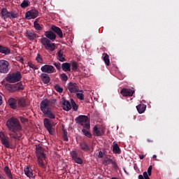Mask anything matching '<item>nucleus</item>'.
Here are the masks:
<instances>
[{"label": "nucleus", "instance_id": "39", "mask_svg": "<svg viewBox=\"0 0 179 179\" xmlns=\"http://www.w3.org/2000/svg\"><path fill=\"white\" fill-rule=\"evenodd\" d=\"M36 61L38 62V64H43V57L41 55H40V53L37 54Z\"/></svg>", "mask_w": 179, "mask_h": 179}, {"label": "nucleus", "instance_id": "20", "mask_svg": "<svg viewBox=\"0 0 179 179\" xmlns=\"http://www.w3.org/2000/svg\"><path fill=\"white\" fill-rule=\"evenodd\" d=\"M41 79L42 80L43 83H45V85L50 83L51 80V78H50V76L47 73L41 74Z\"/></svg>", "mask_w": 179, "mask_h": 179}, {"label": "nucleus", "instance_id": "44", "mask_svg": "<svg viewBox=\"0 0 179 179\" xmlns=\"http://www.w3.org/2000/svg\"><path fill=\"white\" fill-rule=\"evenodd\" d=\"M105 164H106V166H108V164H113V162H114L113 159H111V158H108L107 157L105 160Z\"/></svg>", "mask_w": 179, "mask_h": 179}, {"label": "nucleus", "instance_id": "34", "mask_svg": "<svg viewBox=\"0 0 179 179\" xmlns=\"http://www.w3.org/2000/svg\"><path fill=\"white\" fill-rule=\"evenodd\" d=\"M94 135H95V136H101L103 135V134L101 132L100 130H99V127L97 126H95L94 127Z\"/></svg>", "mask_w": 179, "mask_h": 179}, {"label": "nucleus", "instance_id": "36", "mask_svg": "<svg viewBox=\"0 0 179 179\" xmlns=\"http://www.w3.org/2000/svg\"><path fill=\"white\" fill-rule=\"evenodd\" d=\"M30 5V1L28 0H23L22 3L20 4L21 8H23L24 9L27 8V6H29Z\"/></svg>", "mask_w": 179, "mask_h": 179}, {"label": "nucleus", "instance_id": "60", "mask_svg": "<svg viewBox=\"0 0 179 179\" xmlns=\"http://www.w3.org/2000/svg\"><path fill=\"white\" fill-rule=\"evenodd\" d=\"M147 141L148 142H151V143L153 142V140H150V139H148Z\"/></svg>", "mask_w": 179, "mask_h": 179}, {"label": "nucleus", "instance_id": "58", "mask_svg": "<svg viewBox=\"0 0 179 179\" xmlns=\"http://www.w3.org/2000/svg\"><path fill=\"white\" fill-rule=\"evenodd\" d=\"M5 86L7 87H10V84H5Z\"/></svg>", "mask_w": 179, "mask_h": 179}, {"label": "nucleus", "instance_id": "52", "mask_svg": "<svg viewBox=\"0 0 179 179\" xmlns=\"http://www.w3.org/2000/svg\"><path fill=\"white\" fill-rule=\"evenodd\" d=\"M112 165L113 169H118V164H117V162L115 161H113Z\"/></svg>", "mask_w": 179, "mask_h": 179}, {"label": "nucleus", "instance_id": "48", "mask_svg": "<svg viewBox=\"0 0 179 179\" xmlns=\"http://www.w3.org/2000/svg\"><path fill=\"white\" fill-rule=\"evenodd\" d=\"M153 169V166L152 165H150L148 169V172L147 174H148V176H152V170Z\"/></svg>", "mask_w": 179, "mask_h": 179}, {"label": "nucleus", "instance_id": "4", "mask_svg": "<svg viewBox=\"0 0 179 179\" xmlns=\"http://www.w3.org/2000/svg\"><path fill=\"white\" fill-rule=\"evenodd\" d=\"M41 43L44 46L45 50H47V51H51V52L55 51V43L51 42L48 38L45 37L41 38Z\"/></svg>", "mask_w": 179, "mask_h": 179}, {"label": "nucleus", "instance_id": "51", "mask_svg": "<svg viewBox=\"0 0 179 179\" xmlns=\"http://www.w3.org/2000/svg\"><path fill=\"white\" fill-rule=\"evenodd\" d=\"M98 152H99V155H98L99 159H103V157H104V152H103V151H98Z\"/></svg>", "mask_w": 179, "mask_h": 179}, {"label": "nucleus", "instance_id": "23", "mask_svg": "<svg viewBox=\"0 0 179 179\" xmlns=\"http://www.w3.org/2000/svg\"><path fill=\"white\" fill-rule=\"evenodd\" d=\"M24 172L25 176L27 177H29V178H31V177H33V169H31L30 167L27 166L24 169Z\"/></svg>", "mask_w": 179, "mask_h": 179}, {"label": "nucleus", "instance_id": "41", "mask_svg": "<svg viewBox=\"0 0 179 179\" xmlns=\"http://www.w3.org/2000/svg\"><path fill=\"white\" fill-rule=\"evenodd\" d=\"M60 78L63 82H66V80H68V76H66V73H63L60 74Z\"/></svg>", "mask_w": 179, "mask_h": 179}, {"label": "nucleus", "instance_id": "16", "mask_svg": "<svg viewBox=\"0 0 179 179\" xmlns=\"http://www.w3.org/2000/svg\"><path fill=\"white\" fill-rule=\"evenodd\" d=\"M51 29L52 30V31H54V33H56V34H57V36H59L60 38H64V34L62 33V30H61V28L53 25L52 26Z\"/></svg>", "mask_w": 179, "mask_h": 179}, {"label": "nucleus", "instance_id": "31", "mask_svg": "<svg viewBox=\"0 0 179 179\" xmlns=\"http://www.w3.org/2000/svg\"><path fill=\"white\" fill-rule=\"evenodd\" d=\"M113 152L115 155H120L121 153V149L120 148V146H118V144H114L113 145Z\"/></svg>", "mask_w": 179, "mask_h": 179}, {"label": "nucleus", "instance_id": "55", "mask_svg": "<svg viewBox=\"0 0 179 179\" xmlns=\"http://www.w3.org/2000/svg\"><path fill=\"white\" fill-rule=\"evenodd\" d=\"M63 134L64 135H68V131H66L65 129H63Z\"/></svg>", "mask_w": 179, "mask_h": 179}, {"label": "nucleus", "instance_id": "42", "mask_svg": "<svg viewBox=\"0 0 179 179\" xmlns=\"http://www.w3.org/2000/svg\"><path fill=\"white\" fill-rule=\"evenodd\" d=\"M53 65L57 68V69L58 71H60L62 66H61V63H59V62H54Z\"/></svg>", "mask_w": 179, "mask_h": 179}, {"label": "nucleus", "instance_id": "25", "mask_svg": "<svg viewBox=\"0 0 179 179\" xmlns=\"http://www.w3.org/2000/svg\"><path fill=\"white\" fill-rule=\"evenodd\" d=\"M62 69L64 72H71V64L66 62L62 64Z\"/></svg>", "mask_w": 179, "mask_h": 179}, {"label": "nucleus", "instance_id": "37", "mask_svg": "<svg viewBox=\"0 0 179 179\" xmlns=\"http://www.w3.org/2000/svg\"><path fill=\"white\" fill-rule=\"evenodd\" d=\"M76 97L79 100H85V94H83V91H80L76 94Z\"/></svg>", "mask_w": 179, "mask_h": 179}, {"label": "nucleus", "instance_id": "12", "mask_svg": "<svg viewBox=\"0 0 179 179\" xmlns=\"http://www.w3.org/2000/svg\"><path fill=\"white\" fill-rule=\"evenodd\" d=\"M134 93H135V91L127 88H123L120 92V94L123 97H131V96H134Z\"/></svg>", "mask_w": 179, "mask_h": 179}, {"label": "nucleus", "instance_id": "22", "mask_svg": "<svg viewBox=\"0 0 179 179\" xmlns=\"http://www.w3.org/2000/svg\"><path fill=\"white\" fill-rule=\"evenodd\" d=\"M63 110L65 111H69L71 108H72V106H71V102L69 101L64 100L62 103Z\"/></svg>", "mask_w": 179, "mask_h": 179}, {"label": "nucleus", "instance_id": "18", "mask_svg": "<svg viewBox=\"0 0 179 179\" xmlns=\"http://www.w3.org/2000/svg\"><path fill=\"white\" fill-rule=\"evenodd\" d=\"M1 19L4 20L10 17V12L8 11V9L3 8L1 11Z\"/></svg>", "mask_w": 179, "mask_h": 179}, {"label": "nucleus", "instance_id": "61", "mask_svg": "<svg viewBox=\"0 0 179 179\" xmlns=\"http://www.w3.org/2000/svg\"><path fill=\"white\" fill-rule=\"evenodd\" d=\"M0 179H1V176H0Z\"/></svg>", "mask_w": 179, "mask_h": 179}, {"label": "nucleus", "instance_id": "38", "mask_svg": "<svg viewBox=\"0 0 179 179\" xmlns=\"http://www.w3.org/2000/svg\"><path fill=\"white\" fill-rule=\"evenodd\" d=\"M82 132L85 136H87V138H92V133L87 130L86 129H83Z\"/></svg>", "mask_w": 179, "mask_h": 179}, {"label": "nucleus", "instance_id": "47", "mask_svg": "<svg viewBox=\"0 0 179 179\" xmlns=\"http://www.w3.org/2000/svg\"><path fill=\"white\" fill-rule=\"evenodd\" d=\"M49 102V105L50 106V107H52L53 104H55V103H57V99H50L48 100Z\"/></svg>", "mask_w": 179, "mask_h": 179}, {"label": "nucleus", "instance_id": "53", "mask_svg": "<svg viewBox=\"0 0 179 179\" xmlns=\"http://www.w3.org/2000/svg\"><path fill=\"white\" fill-rule=\"evenodd\" d=\"M145 157H146V155H139V159L141 160H143V159H145Z\"/></svg>", "mask_w": 179, "mask_h": 179}, {"label": "nucleus", "instance_id": "59", "mask_svg": "<svg viewBox=\"0 0 179 179\" xmlns=\"http://www.w3.org/2000/svg\"><path fill=\"white\" fill-rule=\"evenodd\" d=\"M157 156L156 155H154L152 156V159H157Z\"/></svg>", "mask_w": 179, "mask_h": 179}, {"label": "nucleus", "instance_id": "27", "mask_svg": "<svg viewBox=\"0 0 179 179\" xmlns=\"http://www.w3.org/2000/svg\"><path fill=\"white\" fill-rule=\"evenodd\" d=\"M102 59L104 61V62L107 66H110V56H108V54L103 53L102 55Z\"/></svg>", "mask_w": 179, "mask_h": 179}, {"label": "nucleus", "instance_id": "49", "mask_svg": "<svg viewBox=\"0 0 179 179\" xmlns=\"http://www.w3.org/2000/svg\"><path fill=\"white\" fill-rule=\"evenodd\" d=\"M28 66L29 68H31L32 69H37V67L31 63V62H28Z\"/></svg>", "mask_w": 179, "mask_h": 179}, {"label": "nucleus", "instance_id": "9", "mask_svg": "<svg viewBox=\"0 0 179 179\" xmlns=\"http://www.w3.org/2000/svg\"><path fill=\"white\" fill-rule=\"evenodd\" d=\"M66 90H69L70 93H78L79 92V87L76 83L70 82L67 84Z\"/></svg>", "mask_w": 179, "mask_h": 179}, {"label": "nucleus", "instance_id": "15", "mask_svg": "<svg viewBox=\"0 0 179 179\" xmlns=\"http://www.w3.org/2000/svg\"><path fill=\"white\" fill-rule=\"evenodd\" d=\"M8 103V106L10 108H13V110H16V108H17V99H15V98H10Z\"/></svg>", "mask_w": 179, "mask_h": 179}, {"label": "nucleus", "instance_id": "35", "mask_svg": "<svg viewBox=\"0 0 179 179\" xmlns=\"http://www.w3.org/2000/svg\"><path fill=\"white\" fill-rule=\"evenodd\" d=\"M150 176H149V173L148 172L145 171L143 172V175L138 176V179H150Z\"/></svg>", "mask_w": 179, "mask_h": 179}, {"label": "nucleus", "instance_id": "14", "mask_svg": "<svg viewBox=\"0 0 179 179\" xmlns=\"http://www.w3.org/2000/svg\"><path fill=\"white\" fill-rule=\"evenodd\" d=\"M45 38H48L50 41H54L57 38V35L52 31H46L45 32Z\"/></svg>", "mask_w": 179, "mask_h": 179}, {"label": "nucleus", "instance_id": "26", "mask_svg": "<svg viewBox=\"0 0 179 179\" xmlns=\"http://www.w3.org/2000/svg\"><path fill=\"white\" fill-rule=\"evenodd\" d=\"M3 171H4L5 174L7 176L8 178L13 179V176L12 175V171L9 169V166H6L3 169Z\"/></svg>", "mask_w": 179, "mask_h": 179}, {"label": "nucleus", "instance_id": "13", "mask_svg": "<svg viewBox=\"0 0 179 179\" xmlns=\"http://www.w3.org/2000/svg\"><path fill=\"white\" fill-rule=\"evenodd\" d=\"M71 156L75 163H77V164H83V160L82 159V158L78 157V152H76V151H72L71 152Z\"/></svg>", "mask_w": 179, "mask_h": 179}, {"label": "nucleus", "instance_id": "32", "mask_svg": "<svg viewBox=\"0 0 179 179\" xmlns=\"http://www.w3.org/2000/svg\"><path fill=\"white\" fill-rule=\"evenodd\" d=\"M57 57H58V60L60 62H65V61H66V59H65V57H64V53L61 52V50H59L57 52Z\"/></svg>", "mask_w": 179, "mask_h": 179}, {"label": "nucleus", "instance_id": "5", "mask_svg": "<svg viewBox=\"0 0 179 179\" xmlns=\"http://www.w3.org/2000/svg\"><path fill=\"white\" fill-rule=\"evenodd\" d=\"M6 80L9 83L20 82L22 80V73L20 71L13 73L6 78Z\"/></svg>", "mask_w": 179, "mask_h": 179}, {"label": "nucleus", "instance_id": "17", "mask_svg": "<svg viewBox=\"0 0 179 179\" xmlns=\"http://www.w3.org/2000/svg\"><path fill=\"white\" fill-rule=\"evenodd\" d=\"M0 54L9 55V54H10V48L5 45H0Z\"/></svg>", "mask_w": 179, "mask_h": 179}, {"label": "nucleus", "instance_id": "29", "mask_svg": "<svg viewBox=\"0 0 179 179\" xmlns=\"http://www.w3.org/2000/svg\"><path fill=\"white\" fill-rule=\"evenodd\" d=\"M137 111H138L139 114H142L145 113V110H146V105L145 104H139L136 106Z\"/></svg>", "mask_w": 179, "mask_h": 179}, {"label": "nucleus", "instance_id": "43", "mask_svg": "<svg viewBox=\"0 0 179 179\" xmlns=\"http://www.w3.org/2000/svg\"><path fill=\"white\" fill-rule=\"evenodd\" d=\"M71 105L73 110L74 111H78V105H76V103L73 101V99H71Z\"/></svg>", "mask_w": 179, "mask_h": 179}, {"label": "nucleus", "instance_id": "57", "mask_svg": "<svg viewBox=\"0 0 179 179\" xmlns=\"http://www.w3.org/2000/svg\"><path fill=\"white\" fill-rule=\"evenodd\" d=\"M2 105V96L0 95V106Z\"/></svg>", "mask_w": 179, "mask_h": 179}, {"label": "nucleus", "instance_id": "45", "mask_svg": "<svg viewBox=\"0 0 179 179\" xmlns=\"http://www.w3.org/2000/svg\"><path fill=\"white\" fill-rule=\"evenodd\" d=\"M71 66L73 71H76L78 70V63L76 62H73Z\"/></svg>", "mask_w": 179, "mask_h": 179}, {"label": "nucleus", "instance_id": "7", "mask_svg": "<svg viewBox=\"0 0 179 179\" xmlns=\"http://www.w3.org/2000/svg\"><path fill=\"white\" fill-rule=\"evenodd\" d=\"M37 16H38V10L36 9H31L25 13V19H27V20L36 19Z\"/></svg>", "mask_w": 179, "mask_h": 179}, {"label": "nucleus", "instance_id": "21", "mask_svg": "<svg viewBox=\"0 0 179 179\" xmlns=\"http://www.w3.org/2000/svg\"><path fill=\"white\" fill-rule=\"evenodd\" d=\"M80 148L81 150H83L84 152H89L90 151V146L86 143V141H83L80 143Z\"/></svg>", "mask_w": 179, "mask_h": 179}, {"label": "nucleus", "instance_id": "2", "mask_svg": "<svg viewBox=\"0 0 179 179\" xmlns=\"http://www.w3.org/2000/svg\"><path fill=\"white\" fill-rule=\"evenodd\" d=\"M36 157L38 159V164L41 169H45L44 160H45V154L44 153V148L40 145L36 147Z\"/></svg>", "mask_w": 179, "mask_h": 179}, {"label": "nucleus", "instance_id": "30", "mask_svg": "<svg viewBox=\"0 0 179 179\" xmlns=\"http://www.w3.org/2000/svg\"><path fill=\"white\" fill-rule=\"evenodd\" d=\"M34 27L38 31H41V30H43V27H41V25L38 24V18L36 19V20L34 22Z\"/></svg>", "mask_w": 179, "mask_h": 179}, {"label": "nucleus", "instance_id": "19", "mask_svg": "<svg viewBox=\"0 0 179 179\" xmlns=\"http://www.w3.org/2000/svg\"><path fill=\"white\" fill-rule=\"evenodd\" d=\"M25 36L29 40H31V41L37 38V34L31 31H27Z\"/></svg>", "mask_w": 179, "mask_h": 179}, {"label": "nucleus", "instance_id": "46", "mask_svg": "<svg viewBox=\"0 0 179 179\" xmlns=\"http://www.w3.org/2000/svg\"><path fill=\"white\" fill-rule=\"evenodd\" d=\"M20 120L22 124H27V122H29L28 118L23 117L22 116L20 117Z\"/></svg>", "mask_w": 179, "mask_h": 179}, {"label": "nucleus", "instance_id": "28", "mask_svg": "<svg viewBox=\"0 0 179 179\" xmlns=\"http://www.w3.org/2000/svg\"><path fill=\"white\" fill-rule=\"evenodd\" d=\"M17 104L20 106V107H26V99L24 98H19L17 100Z\"/></svg>", "mask_w": 179, "mask_h": 179}, {"label": "nucleus", "instance_id": "8", "mask_svg": "<svg viewBox=\"0 0 179 179\" xmlns=\"http://www.w3.org/2000/svg\"><path fill=\"white\" fill-rule=\"evenodd\" d=\"M1 73H8L9 72V62L6 60H0Z\"/></svg>", "mask_w": 179, "mask_h": 179}, {"label": "nucleus", "instance_id": "10", "mask_svg": "<svg viewBox=\"0 0 179 179\" xmlns=\"http://www.w3.org/2000/svg\"><path fill=\"white\" fill-rule=\"evenodd\" d=\"M44 73H54L55 72V67L52 65L45 64L41 68Z\"/></svg>", "mask_w": 179, "mask_h": 179}, {"label": "nucleus", "instance_id": "1", "mask_svg": "<svg viewBox=\"0 0 179 179\" xmlns=\"http://www.w3.org/2000/svg\"><path fill=\"white\" fill-rule=\"evenodd\" d=\"M6 125L8 131H10V133H8L10 137L5 134V133L1 131L0 141L4 148L13 149V144L10 141V139L20 141L22 138V132H20L22 129V124H20L19 119L15 117H11L6 121Z\"/></svg>", "mask_w": 179, "mask_h": 179}, {"label": "nucleus", "instance_id": "50", "mask_svg": "<svg viewBox=\"0 0 179 179\" xmlns=\"http://www.w3.org/2000/svg\"><path fill=\"white\" fill-rule=\"evenodd\" d=\"M9 17H13V19H16V17H17V14L15 13L14 12H10Z\"/></svg>", "mask_w": 179, "mask_h": 179}, {"label": "nucleus", "instance_id": "33", "mask_svg": "<svg viewBox=\"0 0 179 179\" xmlns=\"http://www.w3.org/2000/svg\"><path fill=\"white\" fill-rule=\"evenodd\" d=\"M45 117H48V118H50V120H55V115L52 113V112L50 110H48V112L43 113Z\"/></svg>", "mask_w": 179, "mask_h": 179}, {"label": "nucleus", "instance_id": "11", "mask_svg": "<svg viewBox=\"0 0 179 179\" xmlns=\"http://www.w3.org/2000/svg\"><path fill=\"white\" fill-rule=\"evenodd\" d=\"M43 124H44L45 128H46L49 134L50 135H54V129H52V124H51V122L50 121V119L45 118L43 120Z\"/></svg>", "mask_w": 179, "mask_h": 179}, {"label": "nucleus", "instance_id": "56", "mask_svg": "<svg viewBox=\"0 0 179 179\" xmlns=\"http://www.w3.org/2000/svg\"><path fill=\"white\" fill-rule=\"evenodd\" d=\"M20 62H21V64H23V61H24V59H23V57H20Z\"/></svg>", "mask_w": 179, "mask_h": 179}, {"label": "nucleus", "instance_id": "3", "mask_svg": "<svg viewBox=\"0 0 179 179\" xmlns=\"http://www.w3.org/2000/svg\"><path fill=\"white\" fill-rule=\"evenodd\" d=\"M76 122L79 124L85 129H90V122H89V117L86 115H79L76 118Z\"/></svg>", "mask_w": 179, "mask_h": 179}, {"label": "nucleus", "instance_id": "24", "mask_svg": "<svg viewBox=\"0 0 179 179\" xmlns=\"http://www.w3.org/2000/svg\"><path fill=\"white\" fill-rule=\"evenodd\" d=\"M13 87L15 90L16 92H19L20 90H24V87H23V83H22V82L14 84Z\"/></svg>", "mask_w": 179, "mask_h": 179}, {"label": "nucleus", "instance_id": "6", "mask_svg": "<svg viewBox=\"0 0 179 179\" xmlns=\"http://www.w3.org/2000/svg\"><path fill=\"white\" fill-rule=\"evenodd\" d=\"M40 108L41 110L42 111V113L43 114H45V113L51 110V106L50 105V102L48 101V99H43L41 103H40Z\"/></svg>", "mask_w": 179, "mask_h": 179}, {"label": "nucleus", "instance_id": "54", "mask_svg": "<svg viewBox=\"0 0 179 179\" xmlns=\"http://www.w3.org/2000/svg\"><path fill=\"white\" fill-rule=\"evenodd\" d=\"M63 138H64V141H68V135H66V134L64 135Z\"/></svg>", "mask_w": 179, "mask_h": 179}, {"label": "nucleus", "instance_id": "40", "mask_svg": "<svg viewBox=\"0 0 179 179\" xmlns=\"http://www.w3.org/2000/svg\"><path fill=\"white\" fill-rule=\"evenodd\" d=\"M55 90H56V92H57L58 93H62V92H64V89L61 87V86H59V85H55Z\"/></svg>", "mask_w": 179, "mask_h": 179}]
</instances>
